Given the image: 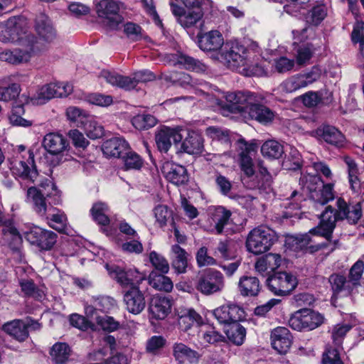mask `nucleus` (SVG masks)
Wrapping results in <instances>:
<instances>
[{
    "label": "nucleus",
    "mask_w": 364,
    "mask_h": 364,
    "mask_svg": "<svg viewBox=\"0 0 364 364\" xmlns=\"http://www.w3.org/2000/svg\"><path fill=\"white\" fill-rule=\"evenodd\" d=\"M129 149L128 143L122 138L113 137L105 141L102 146V150L107 157H116L119 158L124 156Z\"/></svg>",
    "instance_id": "28"
},
{
    "label": "nucleus",
    "mask_w": 364,
    "mask_h": 364,
    "mask_svg": "<svg viewBox=\"0 0 364 364\" xmlns=\"http://www.w3.org/2000/svg\"><path fill=\"white\" fill-rule=\"evenodd\" d=\"M43 146L50 154H59L66 149L68 143L61 134L49 133L44 136Z\"/></svg>",
    "instance_id": "31"
},
{
    "label": "nucleus",
    "mask_w": 364,
    "mask_h": 364,
    "mask_svg": "<svg viewBox=\"0 0 364 364\" xmlns=\"http://www.w3.org/2000/svg\"><path fill=\"white\" fill-rule=\"evenodd\" d=\"M132 123L136 129L145 130L154 127L156 124V119L149 114H138L132 118Z\"/></svg>",
    "instance_id": "51"
},
{
    "label": "nucleus",
    "mask_w": 364,
    "mask_h": 364,
    "mask_svg": "<svg viewBox=\"0 0 364 364\" xmlns=\"http://www.w3.org/2000/svg\"><path fill=\"white\" fill-rule=\"evenodd\" d=\"M122 159L126 169H139L143 165L140 156L133 151H126Z\"/></svg>",
    "instance_id": "54"
},
{
    "label": "nucleus",
    "mask_w": 364,
    "mask_h": 364,
    "mask_svg": "<svg viewBox=\"0 0 364 364\" xmlns=\"http://www.w3.org/2000/svg\"><path fill=\"white\" fill-rule=\"evenodd\" d=\"M156 222L162 228L166 225L167 222L172 218V212L166 205H159L154 210Z\"/></svg>",
    "instance_id": "55"
},
{
    "label": "nucleus",
    "mask_w": 364,
    "mask_h": 364,
    "mask_svg": "<svg viewBox=\"0 0 364 364\" xmlns=\"http://www.w3.org/2000/svg\"><path fill=\"white\" fill-rule=\"evenodd\" d=\"M311 235H318V226L312 228L309 233L296 237L294 240L296 249H300L309 253L316 252L318 250V247L311 245L313 242Z\"/></svg>",
    "instance_id": "39"
},
{
    "label": "nucleus",
    "mask_w": 364,
    "mask_h": 364,
    "mask_svg": "<svg viewBox=\"0 0 364 364\" xmlns=\"http://www.w3.org/2000/svg\"><path fill=\"white\" fill-rule=\"evenodd\" d=\"M23 112V107L18 106L15 107L9 116L10 123L14 126L28 127L32 125V121L23 118L20 114Z\"/></svg>",
    "instance_id": "61"
},
{
    "label": "nucleus",
    "mask_w": 364,
    "mask_h": 364,
    "mask_svg": "<svg viewBox=\"0 0 364 364\" xmlns=\"http://www.w3.org/2000/svg\"><path fill=\"white\" fill-rule=\"evenodd\" d=\"M182 134L178 129H171L168 127L161 129L156 135V143L161 151L167 152L173 141L178 144L181 141Z\"/></svg>",
    "instance_id": "25"
},
{
    "label": "nucleus",
    "mask_w": 364,
    "mask_h": 364,
    "mask_svg": "<svg viewBox=\"0 0 364 364\" xmlns=\"http://www.w3.org/2000/svg\"><path fill=\"white\" fill-rule=\"evenodd\" d=\"M350 329L351 326L349 324H338L333 327L331 337L336 346L339 347L342 344L344 336Z\"/></svg>",
    "instance_id": "60"
},
{
    "label": "nucleus",
    "mask_w": 364,
    "mask_h": 364,
    "mask_svg": "<svg viewBox=\"0 0 364 364\" xmlns=\"http://www.w3.org/2000/svg\"><path fill=\"white\" fill-rule=\"evenodd\" d=\"M20 85L12 83L8 87H0V100L9 102L17 97L20 93Z\"/></svg>",
    "instance_id": "57"
},
{
    "label": "nucleus",
    "mask_w": 364,
    "mask_h": 364,
    "mask_svg": "<svg viewBox=\"0 0 364 364\" xmlns=\"http://www.w3.org/2000/svg\"><path fill=\"white\" fill-rule=\"evenodd\" d=\"M90 212L93 220L98 224L107 225L109 223V219L107 216L109 208L105 203L102 202L95 203Z\"/></svg>",
    "instance_id": "48"
},
{
    "label": "nucleus",
    "mask_w": 364,
    "mask_h": 364,
    "mask_svg": "<svg viewBox=\"0 0 364 364\" xmlns=\"http://www.w3.org/2000/svg\"><path fill=\"white\" fill-rule=\"evenodd\" d=\"M261 152L264 157L277 159L283 155L284 148L277 141L272 139L262 144Z\"/></svg>",
    "instance_id": "45"
},
{
    "label": "nucleus",
    "mask_w": 364,
    "mask_h": 364,
    "mask_svg": "<svg viewBox=\"0 0 364 364\" xmlns=\"http://www.w3.org/2000/svg\"><path fill=\"white\" fill-rule=\"evenodd\" d=\"M106 268L111 277L124 287L137 286L145 279V276L135 269L125 270L118 266L108 264H106Z\"/></svg>",
    "instance_id": "14"
},
{
    "label": "nucleus",
    "mask_w": 364,
    "mask_h": 364,
    "mask_svg": "<svg viewBox=\"0 0 364 364\" xmlns=\"http://www.w3.org/2000/svg\"><path fill=\"white\" fill-rule=\"evenodd\" d=\"M171 308V301L168 297L156 296L151 299L149 309L153 318L164 319L170 313Z\"/></svg>",
    "instance_id": "30"
},
{
    "label": "nucleus",
    "mask_w": 364,
    "mask_h": 364,
    "mask_svg": "<svg viewBox=\"0 0 364 364\" xmlns=\"http://www.w3.org/2000/svg\"><path fill=\"white\" fill-rule=\"evenodd\" d=\"M73 92V86L65 82H51L41 86L36 95L28 98L26 103L42 105L55 97H65Z\"/></svg>",
    "instance_id": "6"
},
{
    "label": "nucleus",
    "mask_w": 364,
    "mask_h": 364,
    "mask_svg": "<svg viewBox=\"0 0 364 364\" xmlns=\"http://www.w3.org/2000/svg\"><path fill=\"white\" fill-rule=\"evenodd\" d=\"M70 353L71 349L65 343H56L50 351L51 359L55 364H65Z\"/></svg>",
    "instance_id": "43"
},
{
    "label": "nucleus",
    "mask_w": 364,
    "mask_h": 364,
    "mask_svg": "<svg viewBox=\"0 0 364 364\" xmlns=\"http://www.w3.org/2000/svg\"><path fill=\"white\" fill-rule=\"evenodd\" d=\"M277 240L275 232L266 226H259L252 230L246 240L247 250L254 255H260L268 251Z\"/></svg>",
    "instance_id": "4"
},
{
    "label": "nucleus",
    "mask_w": 364,
    "mask_h": 364,
    "mask_svg": "<svg viewBox=\"0 0 364 364\" xmlns=\"http://www.w3.org/2000/svg\"><path fill=\"white\" fill-rule=\"evenodd\" d=\"M255 102L250 104L246 113L250 117L263 124L271 123L274 117V112L267 106L262 104L264 98L261 95H255Z\"/></svg>",
    "instance_id": "18"
},
{
    "label": "nucleus",
    "mask_w": 364,
    "mask_h": 364,
    "mask_svg": "<svg viewBox=\"0 0 364 364\" xmlns=\"http://www.w3.org/2000/svg\"><path fill=\"white\" fill-rule=\"evenodd\" d=\"M338 220V211L336 213L330 205L320 215V237H323L327 241L326 243L320 244V250H323L322 254L325 255H328L335 249V244L330 239Z\"/></svg>",
    "instance_id": "9"
},
{
    "label": "nucleus",
    "mask_w": 364,
    "mask_h": 364,
    "mask_svg": "<svg viewBox=\"0 0 364 364\" xmlns=\"http://www.w3.org/2000/svg\"><path fill=\"white\" fill-rule=\"evenodd\" d=\"M25 49L15 48L14 50H5L0 53V60L9 64L17 65L28 62L32 53L34 52L33 45L24 46Z\"/></svg>",
    "instance_id": "22"
},
{
    "label": "nucleus",
    "mask_w": 364,
    "mask_h": 364,
    "mask_svg": "<svg viewBox=\"0 0 364 364\" xmlns=\"http://www.w3.org/2000/svg\"><path fill=\"white\" fill-rule=\"evenodd\" d=\"M0 41L5 43H19L23 46H34L35 37L28 32L26 19L14 16L6 21L5 29L0 33Z\"/></svg>",
    "instance_id": "1"
},
{
    "label": "nucleus",
    "mask_w": 364,
    "mask_h": 364,
    "mask_svg": "<svg viewBox=\"0 0 364 364\" xmlns=\"http://www.w3.org/2000/svg\"><path fill=\"white\" fill-rule=\"evenodd\" d=\"M289 325L299 331L315 329L318 326V313L306 308L299 309L290 317Z\"/></svg>",
    "instance_id": "13"
},
{
    "label": "nucleus",
    "mask_w": 364,
    "mask_h": 364,
    "mask_svg": "<svg viewBox=\"0 0 364 364\" xmlns=\"http://www.w3.org/2000/svg\"><path fill=\"white\" fill-rule=\"evenodd\" d=\"M222 56L231 68L247 67L250 69V60L247 48L237 42L227 43Z\"/></svg>",
    "instance_id": "11"
},
{
    "label": "nucleus",
    "mask_w": 364,
    "mask_h": 364,
    "mask_svg": "<svg viewBox=\"0 0 364 364\" xmlns=\"http://www.w3.org/2000/svg\"><path fill=\"white\" fill-rule=\"evenodd\" d=\"M176 63L183 65L187 70H191L197 73L206 70V66L204 63L184 54H180L178 56Z\"/></svg>",
    "instance_id": "49"
},
{
    "label": "nucleus",
    "mask_w": 364,
    "mask_h": 364,
    "mask_svg": "<svg viewBox=\"0 0 364 364\" xmlns=\"http://www.w3.org/2000/svg\"><path fill=\"white\" fill-rule=\"evenodd\" d=\"M44 218L50 228L60 232H63L66 228L67 217L60 210L53 208Z\"/></svg>",
    "instance_id": "42"
},
{
    "label": "nucleus",
    "mask_w": 364,
    "mask_h": 364,
    "mask_svg": "<svg viewBox=\"0 0 364 364\" xmlns=\"http://www.w3.org/2000/svg\"><path fill=\"white\" fill-rule=\"evenodd\" d=\"M36 31L39 37L47 42H51L56 36L50 20L43 14L36 18Z\"/></svg>",
    "instance_id": "36"
},
{
    "label": "nucleus",
    "mask_w": 364,
    "mask_h": 364,
    "mask_svg": "<svg viewBox=\"0 0 364 364\" xmlns=\"http://www.w3.org/2000/svg\"><path fill=\"white\" fill-rule=\"evenodd\" d=\"M19 284L25 296L37 300H42L45 297L44 290L38 287L31 279H21Z\"/></svg>",
    "instance_id": "46"
},
{
    "label": "nucleus",
    "mask_w": 364,
    "mask_h": 364,
    "mask_svg": "<svg viewBox=\"0 0 364 364\" xmlns=\"http://www.w3.org/2000/svg\"><path fill=\"white\" fill-rule=\"evenodd\" d=\"M203 139L200 134L196 132H188L185 139L181 144V151L189 154H197L202 151Z\"/></svg>",
    "instance_id": "33"
},
{
    "label": "nucleus",
    "mask_w": 364,
    "mask_h": 364,
    "mask_svg": "<svg viewBox=\"0 0 364 364\" xmlns=\"http://www.w3.org/2000/svg\"><path fill=\"white\" fill-rule=\"evenodd\" d=\"M3 330L19 342L24 341L28 337L27 325L21 320H14L3 326Z\"/></svg>",
    "instance_id": "34"
},
{
    "label": "nucleus",
    "mask_w": 364,
    "mask_h": 364,
    "mask_svg": "<svg viewBox=\"0 0 364 364\" xmlns=\"http://www.w3.org/2000/svg\"><path fill=\"white\" fill-rule=\"evenodd\" d=\"M225 279L223 274L215 269H208L201 274L196 283V288L204 295H212L223 291Z\"/></svg>",
    "instance_id": "10"
},
{
    "label": "nucleus",
    "mask_w": 364,
    "mask_h": 364,
    "mask_svg": "<svg viewBox=\"0 0 364 364\" xmlns=\"http://www.w3.org/2000/svg\"><path fill=\"white\" fill-rule=\"evenodd\" d=\"M338 217L339 220L346 219L349 223H356L362 216L361 205L359 203L348 204L343 198L337 200Z\"/></svg>",
    "instance_id": "23"
},
{
    "label": "nucleus",
    "mask_w": 364,
    "mask_h": 364,
    "mask_svg": "<svg viewBox=\"0 0 364 364\" xmlns=\"http://www.w3.org/2000/svg\"><path fill=\"white\" fill-rule=\"evenodd\" d=\"M292 336L288 328L279 326L271 332V343L272 348L281 354L286 353L290 348Z\"/></svg>",
    "instance_id": "21"
},
{
    "label": "nucleus",
    "mask_w": 364,
    "mask_h": 364,
    "mask_svg": "<svg viewBox=\"0 0 364 364\" xmlns=\"http://www.w3.org/2000/svg\"><path fill=\"white\" fill-rule=\"evenodd\" d=\"M40 186L43 189L40 190L34 186L28 188L27 191V196L33 200L34 211L40 217L44 218L53 208L51 203L50 202L48 203L47 202V198H50L53 194L49 192V190L50 189L54 191V196L57 198H59V196L57 194L55 185L50 180L46 178L44 181H41ZM54 203L58 204L59 198H57L56 202Z\"/></svg>",
    "instance_id": "3"
},
{
    "label": "nucleus",
    "mask_w": 364,
    "mask_h": 364,
    "mask_svg": "<svg viewBox=\"0 0 364 364\" xmlns=\"http://www.w3.org/2000/svg\"><path fill=\"white\" fill-rule=\"evenodd\" d=\"M86 100L90 104L101 107H107L113 102L111 95H105L100 93L90 94L86 97Z\"/></svg>",
    "instance_id": "64"
},
{
    "label": "nucleus",
    "mask_w": 364,
    "mask_h": 364,
    "mask_svg": "<svg viewBox=\"0 0 364 364\" xmlns=\"http://www.w3.org/2000/svg\"><path fill=\"white\" fill-rule=\"evenodd\" d=\"M83 125L87 136L90 139H97L101 137L103 134V128L95 122L88 118L85 120Z\"/></svg>",
    "instance_id": "62"
},
{
    "label": "nucleus",
    "mask_w": 364,
    "mask_h": 364,
    "mask_svg": "<svg viewBox=\"0 0 364 364\" xmlns=\"http://www.w3.org/2000/svg\"><path fill=\"white\" fill-rule=\"evenodd\" d=\"M124 33L129 39L133 41H140L144 37L141 26L132 22H127L124 25Z\"/></svg>",
    "instance_id": "53"
},
{
    "label": "nucleus",
    "mask_w": 364,
    "mask_h": 364,
    "mask_svg": "<svg viewBox=\"0 0 364 364\" xmlns=\"http://www.w3.org/2000/svg\"><path fill=\"white\" fill-rule=\"evenodd\" d=\"M203 16V13L200 8L194 9L192 11L185 12L183 15H181L178 18V23L183 26L189 28L195 26L199 22Z\"/></svg>",
    "instance_id": "50"
},
{
    "label": "nucleus",
    "mask_w": 364,
    "mask_h": 364,
    "mask_svg": "<svg viewBox=\"0 0 364 364\" xmlns=\"http://www.w3.org/2000/svg\"><path fill=\"white\" fill-rule=\"evenodd\" d=\"M255 95L250 92H228L225 95L224 107L232 113L246 114L250 104L255 102Z\"/></svg>",
    "instance_id": "12"
},
{
    "label": "nucleus",
    "mask_w": 364,
    "mask_h": 364,
    "mask_svg": "<svg viewBox=\"0 0 364 364\" xmlns=\"http://www.w3.org/2000/svg\"><path fill=\"white\" fill-rule=\"evenodd\" d=\"M199 48L207 52L217 51L224 43L222 34L218 31H210L204 34L198 35Z\"/></svg>",
    "instance_id": "26"
},
{
    "label": "nucleus",
    "mask_w": 364,
    "mask_h": 364,
    "mask_svg": "<svg viewBox=\"0 0 364 364\" xmlns=\"http://www.w3.org/2000/svg\"><path fill=\"white\" fill-rule=\"evenodd\" d=\"M329 282L335 293H338L343 289L349 290L351 288L350 282L349 280L347 281L346 277L343 275L332 274L329 277Z\"/></svg>",
    "instance_id": "59"
},
{
    "label": "nucleus",
    "mask_w": 364,
    "mask_h": 364,
    "mask_svg": "<svg viewBox=\"0 0 364 364\" xmlns=\"http://www.w3.org/2000/svg\"><path fill=\"white\" fill-rule=\"evenodd\" d=\"M13 173L22 181L34 183L37 181L38 173L34 161L33 152L29 151L27 162L23 161H16L11 168Z\"/></svg>",
    "instance_id": "16"
},
{
    "label": "nucleus",
    "mask_w": 364,
    "mask_h": 364,
    "mask_svg": "<svg viewBox=\"0 0 364 364\" xmlns=\"http://www.w3.org/2000/svg\"><path fill=\"white\" fill-rule=\"evenodd\" d=\"M238 289L243 296H257L261 289L262 285L256 277L242 276L238 282Z\"/></svg>",
    "instance_id": "32"
},
{
    "label": "nucleus",
    "mask_w": 364,
    "mask_h": 364,
    "mask_svg": "<svg viewBox=\"0 0 364 364\" xmlns=\"http://www.w3.org/2000/svg\"><path fill=\"white\" fill-rule=\"evenodd\" d=\"M149 261L152 266L162 274H166L169 271V264L164 257L152 251L149 254Z\"/></svg>",
    "instance_id": "52"
},
{
    "label": "nucleus",
    "mask_w": 364,
    "mask_h": 364,
    "mask_svg": "<svg viewBox=\"0 0 364 364\" xmlns=\"http://www.w3.org/2000/svg\"><path fill=\"white\" fill-rule=\"evenodd\" d=\"M65 114L68 119L70 122L81 123L82 124L85 123V120L89 118V115L85 111L77 107H68Z\"/></svg>",
    "instance_id": "58"
},
{
    "label": "nucleus",
    "mask_w": 364,
    "mask_h": 364,
    "mask_svg": "<svg viewBox=\"0 0 364 364\" xmlns=\"http://www.w3.org/2000/svg\"><path fill=\"white\" fill-rule=\"evenodd\" d=\"M322 364H344L341 359L338 349L328 347L323 354Z\"/></svg>",
    "instance_id": "63"
},
{
    "label": "nucleus",
    "mask_w": 364,
    "mask_h": 364,
    "mask_svg": "<svg viewBox=\"0 0 364 364\" xmlns=\"http://www.w3.org/2000/svg\"><path fill=\"white\" fill-rule=\"evenodd\" d=\"M314 164L313 167H309L306 174L300 178V183L302 186L303 191L309 196L311 200L316 201L318 199V171Z\"/></svg>",
    "instance_id": "24"
},
{
    "label": "nucleus",
    "mask_w": 364,
    "mask_h": 364,
    "mask_svg": "<svg viewBox=\"0 0 364 364\" xmlns=\"http://www.w3.org/2000/svg\"><path fill=\"white\" fill-rule=\"evenodd\" d=\"M282 257L279 254L269 253L259 258L255 264L256 272L264 277L281 265Z\"/></svg>",
    "instance_id": "27"
},
{
    "label": "nucleus",
    "mask_w": 364,
    "mask_h": 364,
    "mask_svg": "<svg viewBox=\"0 0 364 364\" xmlns=\"http://www.w3.org/2000/svg\"><path fill=\"white\" fill-rule=\"evenodd\" d=\"M228 338L235 345H242L244 342L246 330L239 323L229 325L225 330Z\"/></svg>",
    "instance_id": "47"
},
{
    "label": "nucleus",
    "mask_w": 364,
    "mask_h": 364,
    "mask_svg": "<svg viewBox=\"0 0 364 364\" xmlns=\"http://www.w3.org/2000/svg\"><path fill=\"white\" fill-rule=\"evenodd\" d=\"M161 171L166 178L175 185L185 184L188 181L186 168L180 164L166 161L164 163Z\"/></svg>",
    "instance_id": "20"
},
{
    "label": "nucleus",
    "mask_w": 364,
    "mask_h": 364,
    "mask_svg": "<svg viewBox=\"0 0 364 364\" xmlns=\"http://www.w3.org/2000/svg\"><path fill=\"white\" fill-rule=\"evenodd\" d=\"M199 336L204 342L210 344H215L216 343L221 342L225 339L223 335L210 326L207 327L205 330H201L199 333Z\"/></svg>",
    "instance_id": "56"
},
{
    "label": "nucleus",
    "mask_w": 364,
    "mask_h": 364,
    "mask_svg": "<svg viewBox=\"0 0 364 364\" xmlns=\"http://www.w3.org/2000/svg\"><path fill=\"white\" fill-rule=\"evenodd\" d=\"M215 318L220 323L231 325L243 320L245 317L244 309L236 304L221 306L213 311Z\"/></svg>",
    "instance_id": "17"
},
{
    "label": "nucleus",
    "mask_w": 364,
    "mask_h": 364,
    "mask_svg": "<svg viewBox=\"0 0 364 364\" xmlns=\"http://www.w3.org/2000/svg\"><path fill=\"white\" fill-rule=\"evenodd\" d=\"M123 4L116 0H100L95 5V11L102 23L109 29H117L124 21L121 10Z\"/></svg>",
    "instance_id": "5"
},
{
    "label": "nucleus",
    "mask_w": 364,
    "mask_h": 364,
    "mask_svg": "<svg viewBox=\"0 0 364 364\" xmlns=\"http://www.w3.org/2000/svg\"><path fill=\"white\" fill-rule=\"evenodd\" d=\"M172 266L178 274L186 272L188 267L187 252L178 245L171 247Z\"/></svg>",
    "instance_id": "41"
},
{
    "label": "nucleus",
    "mask_w": 364,
    "mask_h": 364,
    "mask_svg": "<svg viewBox=\"0 0 364 364\" xmlns=\"http://www.w3.org/2000/svg\"><path fill=\"white\" fill-rule=\"evenodd\" d=\"M209 231L220 235L231 222L232 213L223 206H214L208 209Z\"/></svg>",
    "instance_id": "15"
},
{
    "label": "nucleus",
    "mask_w": 364,
    "mask_h": 364,
    "mask_svg": "<svg viewBox=\"0 0 364 364\" xmlns=\"http://www.w3.org/2000/svg\"><path fill=\"white\" fill-rule=\"evenodd\" d=\"M178 323L183 331H188L193 324L202 323V317L193 309H181L178 311Z\"/></svg>",
    "instance_id": "37"
},
{
    "label": "nucleus",
    "mask_w": 364,
    "mask_h": 364,
    "mask_svg": "<svg viewBox=\"0 0 364 364\" xmlns=\"http://www.w3.org/2000/svg\"><path fill=\"white\" fill-rule=\"evenodd\" d=\"M124 302L127 311L134 314H140L146 306L145 298L139 285L129 288L124 293Z\"/></svg>",
    "instance_id": "19"
},
{
    "label": "nucleus",
    "mask_w": 364,
    "mask_h": 364,
    "mask_svg": "<svg viewBox=\"0 0 364 364\" xmlns=\"http://www.w3.org/2000/svg\"><path fill=\"white\" fill-rule=\"evenodd\" d=\"M313 81L309 75H295L283 81L280 87L284 92L291 93L306 87Z\"/></svg>",
    "instance_id": "35"
},
{
    "label": "nucleus",
    "mask_w": 364,
    "mask_h": 364,
    "mask_svg": "<svg viewBox=\"0 0 364 364\" xmlns=\"http://www.w3.org/2000/svg\"><path fill=\"white\" fill-rule=\"evenodd\" d=\"M173 355L179 364L183 363L186 360L190 363H195L199 358V354L197 351L192 350L181 343L174 345Z\"/></svg>",
    "instance_id": "38"
},
{
    "label": "nucleus",
    "mask_w": 364,
    "mask_h": 364,
    "mask_svg": "<svg viewBox=\"0 0 364 364\" xmlns=\"http://www.w3.org/2000/svg\"><path fill=\"white\" fill-rule=\"evenodd\" d=\"M165 274H159L155 271L150 272L149 275V284L156 290L170 292L173 287L171 279L164 275Z\"/></svg>",
    "instance_id": "40"
},
{
    "label": "nucleus",
    "mask_w": 364,
    "mask_h": 364,
    "mask_svg": "<svg viewBox=\"0 0 364 364\" xmlns=\"http://www.w3.org/2000/svg\"><path fill=\"white\" fill-rule=\"evenodd\" d=\"M238 143L241 149L239 154L240 168L247 177H251L255 174V169L250 154L255 150V146L253 144H247L243 139L239 140Z\"/></svg>",
    "instance_id": "29"
},
{
    "label": "nucleus",
    "mask_w": 364,
    "mask_h": 364,
    "mask_svg": "<svg viewBox=\"0 0 364 364\" xmlns=\"http://www.w3.org/2000/svg\"><path fill=\"white\" fill-rule=\"evenodd\" d=\"M99 77L109 85L125 90L135 88L139 82H146L155 79L154 73L147 70L135 72L130 76L122 75L115 71L103 70L100 72Z\"/></svg>",
    "instance_id": "2"
},
{
    "label": "nucleus",
    "mask_w": 364,
    "mask_h": 364,
    "mask_svg": "<svg viewBox=\"0 0 364 364\" xmlns=\"http://www.w3.org/2000/svg\"><path fill=\"white\" fill-rule=\"evenodd\" d=\"M24 237L31 244L41 250H50L57 242L58 235L53 231L43 229L36 225L26 226L23 230Z\"/></svg>",
    "instance_id": "8"
},
{
    "label": "nucleus",
    "mask_w": 364,
    "mask_h": 364,
    "mask_svg": "<svg viewBox=\"0 0 364 364\" xmlns=\"http://www.w3.org/2000/svg\"><path fill=\"white\" fill-rule=\"evenodd\" d=\"M321 136L326 142L336 146H342L345 142V136L343 134L332 126H323Z\"/></svg>",
    "instance_id": "44"
},
{
    "label": "nucleus",
    "mask_w": 364,
    "mask_h": 364,
    "mask_svg": "<svg viewBox=\"0 0 364 364\" xmlns=\"http://www.w3.org/2000/svg\"><path fill=\"white\" fill-rule=\"evenodd\" d=\"M269 291L277 296H286L297 286V279L292 274L287 272H276L266 280Z\"/></svg>",
    "instance_id": "7"
}]
</instances>
